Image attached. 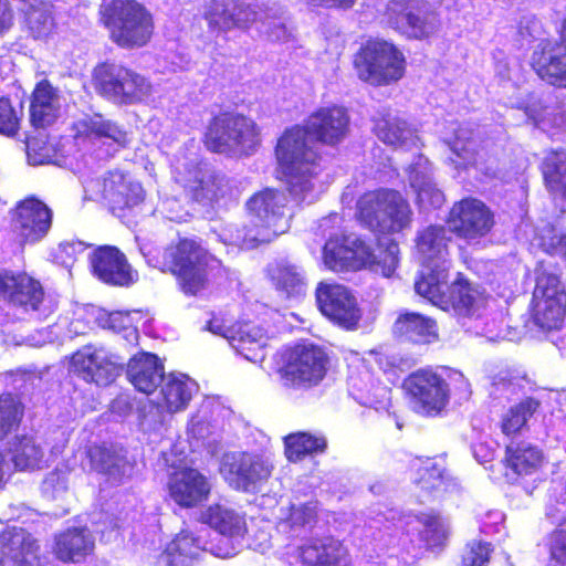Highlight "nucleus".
<instances>
[{
  "label": "nucleus",
  "instance_id": "obj_36",
  "mask_svg": "<svg viewBox=\"0 0 566 566\" xmlns=\"http://www.w3.org/2000/svg\"><path fill=\"white\" fill-rule=\"evenodd\" d=\"M23 23L30 38L48 40L56 31L53 3L50 0H29L23 11Z\"/></svg>",
  "mask_w": 566,
  "mask_h": 566
},
{
  "label": "nucleus",
  "instance_id": "obj_62",
  "mask_svg": "<svg viewBox=\"0 0 566 566\" xmlns=\"http://www.w3.org/2000/svg\"><path fill=\"white\" fill-rule=\"evenodd\" d=\"M558 35L566 43V18L562 21L560 30L558 31Z\"/></svg>",
  "mask_w": 566,
  "mask_h": 566
},
{
  "label": "nucleus",
  "instance_id": "obj_32",
  "mask_svg": "<svg viewBox=\"0 0 566 566\" xmlns=\"http://www.w3.org/2000/svg\"><path fill=\"white\" fill-rule=\"evenodd\" d=\"M125 370L134 388L146 395L153 394L165 376V367L159 357L144 350L128 359Z\"/></svg>",
  "mask_w": 566,
  "mask_h": 566
},
{
  "label": "nucleus",
  "instance_id": "obj_60",
  "mask_svg": "<svg viewBox=\"0 0 566 566\" xmlns=\"http://www.w3.org/2000/svg\"><path fill=\"white\" fill-rule=\"evenodd\" d=\"M556 242L552 245L554 251L566 258V233L555 237Z\"/></svg>",
  "mask_w": 566,
  "mask_h": 566
},
{
  "label": "nucleus",
  "instance_id": "obj_12",
  "mask_svg": "<svg viewBox=\"0 0 566 566\" xmlns=\"http://www.w3.org/2000/svg\"><path fill=\"white\" fill-rule=\"evenodd\" d=\"M449 231L468 243L479 242L493 231L494 211L482 200L464 197L454 201L446 217Z\"/></svg>",
  "mask_w": 566,
  "mask_h": 566
},
{
  "label": "nucleus",
  "instance_id": "obj_6",
  "mask_svg": "<svg viewBox=\"0 0 566 566\" xmlns=\"http://www.w3.org/2000/svg\"><path fill=\"white\" fill-rule=\"evenodd\" d=\"M353 66L360 81L380 87L400 81L405 76L407 61L394 42L369 38L353 55Z\"/></svg>",
  "mask_w": 566,
  "mask_h": 566
},
{
  "label": "nucleus",
  "instance_id": "obj_34",
  "mask_svg": "<svg viewBox=\"0 0 566 566\" xmlns=\"http://www.w3.org/2000/svg\"><path fill=\"white\" fill-rule=\"evenodd\" d=\"M538 169L548 195L566 202V148L547 150Z\"/></svg>",
  "mask_w": 566,
  "mask_h": 566
},
{
  "label": "nucleus",
  "instance_id": "obj_45",
  "mask_svg": "<svg viewBox=\"0 0 566 566\" xmlns=\"http://www.w3.org/2000/svg\"><path fill=\"white\" fill-rule=\"evenodd\" d=\"M200 521L228 537L240 536L245 530L244 517L219 503L209 505L201 513Z\"/></svg>",
  "mask_w": 566,
  "mask_h": 566
},
{
  "label": "nucleus",
  "instance_id": "obj_52",
  "mask_svg": "<svg viewBox=\"0 0 566 566\" xmlns=\"http://www.w3.org/2000/svg\"><path fill=\"white\" fill-rule=\"evenodd\" d=\"M23 113L8 96H0V135L14 138L21 130Z\"/></svg>",
  "mask_w": 566,
  "mask_h": 566
},
{
  "label": "nucleus",
  "instance_id": "obj_24",
  "mask_svg": "<svg viewBox=\"0 0 566 566\" xmlns=\"http://www.w3.org/2000/svg\"><path fill=\"white\" fill-rule=\"evenodd\" d=\"M92 273L103 283L127 287L135 283L134 273L126 255L115 245H99L90 256Z\"/></svg>",
  "mask_w": 566,
  "mask_h": 566
},
{
  "label": "nucleus",
  "instance_id": "obj_51",
  "mask_svg": "<svg viewBox=\"0 0 566 566\" xmlns=\"http://www.w3.org/2000/svg\"><path fill=\"white\" fill-rule=\"evenodd\" d=\"M424 526L420 533L421 541L428 551L442 549L448 541V531L439 514L431 513L419 520Z\"/></svg>",
  "mask_w": 566,
  "mask_h": 566
},
{
  "label": "nucleus",
  "instance_id": "obj_41",
  "mask_svg": "<svg viewBox=\"0 0 566 566\" xmlns=\"http://www.w3.org/2000/svg\"><path fill=\"white\" fill-rule=\"evenodd\" d=\"M228 189L226 176L219 172L202 174L186 186L191 200L202 206H213L219 202L226 197Z\"/></svg>",
  "mask_w": 566,
  "mask_h": 566
},
{
  "label": "nucleus",
  "instance_id": "obj_20",
  "mask_svg": "<svg viewBox=\"0 0 566 566\" xmlns=\"http://www.w3.org/2000/svg\"><path fill=\"white\" fill-rule=\"evenodd\" d=\"M0 298L25 312H38L45 300L40 280L25 271L0 270Z\"/></svg>",
  "mask_w": 566,
  "mask_h": 566
},
{
  "label": "nucleus",
  "instance_id": "obj_8",
  "mask_svg": "<svg viewBox=\"0 0 566 566\" xmlns=\"http://www.w3.org/2000/svg\"><path fill=\"white\" fill-rule=\"evenodd\" d=\"M401 388L412 409L424 417H439L448 408L451 387L439 367L424 366L408 374Z\"/></svg>",
  "mask_w": 566,
  "mask_h": 566
},
{
  "label": "nucleus",
  "instance_id": "obj_59",
  "mask_svg": "<svg viewBox=\"0 0 566 566\" xmlns=\"http://www.w3.org/2000/svg\"><path fill=\"white\" fill-rule=\"evenodd\" d=\"M306 6L311 8H325L335 10H349L352 9L357 0H302Z\"/></svg>",
  "mask_w": 566,
  "mask_h": 566
},
{
  "label": "nucleus",
  "instance_id": "obj_25",
  "mask_svg": "<svg viewBox=\"0 0 566 566\" xmlns=\"http://www.w3.org/2000/svg\"><path fill=\"white\" fill-rule=\"evenodd\" d=\"M265 279L271 289L284 301H298L308 290L305 270L295 262L281 258L266 264Z\"/></svg>",
  "mask_w": 566,
  "mask_h": 566
},
{
  "label": "nucleus",
  "instance_id": "obj_9",
  "mask_svg": "<svg viewBox=\"0 0 566 566\" xmlns=\"http://www.w3.org/2000/svg\"><path fill=\"white\" fill-rule=\"evenodd\" d=\"M329 365V356L322 346L295 344L286 349L279 375L285 388L308 390L324 380Z\"/></svg>",
  "mask_w": 566,
  "mask_h": 566
},
{
  "label": "nucleus",
  "instance_id": "obj_10",
  "mask_svg": "<svg viewBox=\"0 0 566 566\" xmlns=\"http://www.w3.org/2000/svg\"><path fill=\"white\" fill-rule=\"evenodd\" d=\"M93 83L101 96L119 105L139 103L151 91L143 75L127 66L106 62L95 67Z\"/></svg>",
  "mask_w": 566,
  "mask_h": 566
},
{
  "label": "nucleus",
  "instance_id": "obj_23",
  "mask_svg": "<svg viewBox=\"0 0 566 566\" xmlns=\"http://www.w3.org/2000/svg\"><path fill=\"white\" fill-rule=\"evenodd\" d=\"M531 67L546 84L566 88V43L557 40H542L531 56Z\"/></svg>",
  "mask_w": 566,
  "mask_h": 566
},
{
  "label": "nucleus",
  "instance_id": "obj_49",
  "mask_svg": "<svg viewBox=\"0 0 566 566\" xmlns=\"http://www.w3.org/2000/svg\"><path fill=\"white\" fill-rule=\"evenodd\" d=\"M374 133L381 142L392 147L406 146L412 135L406 120L389 115L375 120Z\"/></svg>",
  "mask_w": 566,
  "mask_h": 566
},
{
  "label": "nucleus",
  "instance_id": "obj_5",
  "mask_svg": "<svg viewBox=\"0 0 566 566\" xmlns=\"http://www.w3.org/2000/svg\"><path fill=\"white\" fill-rule=\"evenodd\" d=\"M355 217L369 231L395 234L411 227L413 211L401 191L380 187L367 190L356 201Z\"/></svg>",
  "mask_w": 566,
  "mask_h": 566
},
{
  "label": "nucleus",
  "instance_id": "obj_54",
  "mask_svg": "<svg viewBox=\"0 0 566 566\" xmlns=\"http://www.w3.org/2000/svg\"><path fill=\"white\" fill-rule=\"evenodd\" d=\"M317 518L316 502H306L290 506L286 523L291 528H302L316 524Z\"/></svg>",
  "mask_w": 566,
  "mask_h": 566
},
{
  "label": "nucleus",
  "instance_id": "obj_39",
  "mask_svg": "<svg viewBox=\"0 0 566 566\" xmlns=\"http://www.w3.org/2000/svg\"><path fill=\"white\" fill-rule=\"evenodd\" d=\"M105 197L107 198L111 210L114 213L124 212L140 205L145 199V191L137 181L128 179L126 176L118 174L105 188Z\"/></svg>",
  "mask_w": 566,
  "mask_h": 566
},
{
  "label": "nucleus",
  "instance_id": "obj_1",
  "mask_svg": "<svg viewBox=\"0 0 566 566\" xmlns=\"http://www.w3.org/2000/svg\"><path fill=\"white\" fill-rule=\"evenodd\" d=\"M349 130L348 111L336 104L321 106L308 114L304 125L295 124L283 130L274 147V155L293 198L303 200L313 189V179L322 169V155L312 142L337 147Z\"/></svg>",
  "mask_w": 566,
  "mask_h": 566
},
{
  "label": "nucleus",
  "instance_id": "obj_56",
  "mask_svg": "<svg viewBox=\"0 0 566 566\" xmlns=\"http://www.w3.org/2000/svg\"><path fill=\"white\" fill-rule=\"evenodd\" d=\"M493 553V546L489 542L472 541L467 545V551L461 558L460 566H488Z\"/></svg>",
  "mask_w": 566,
  "mask_h": 566
},
{
  "label": "nucleus",
  "instance_id": "obj_11",
  "mask_svg": "<svg viewBox=\"0 0 566 566\" xmlns=\"http://www.w3.org/2000/svg\"><path fill=\"white\" fill-rule=\"evenodd\" d=\"M10 231L19 248L35 245L50 233L53 210L35 195L25 196L9 210Z\"/></svg>",
  "mask_w": 566,
  "mask_h": 566
},
{
  "label": "nucleus",
  "instance_id": "obj_53",
  "mask_svg": "<svg viewBox=\"0 0 566 566\" xmlns=\"http://www.w3.org/2000/svg\"><path fill=\"white\" fill-rule=\"evenodd\" d=\"M549 566H566V518L547 536Z\"/></svg>",
  "mask_w": 566,
  "mask_h": 566
},
{
  "label": "nucleus",
  "instance_id": "obj_57",
  "mask_svg": "<svg viewBox=\"0 0 566 566\" xmlns=\"http://www.w3.org/2000/svg\"><path fill=\"white\" fill-rule=\"evenodd\" d=\"M240 322H233L222 314H212L210 319L207 321L206 328L214 335H219L229 340V337Z\"/></svg>",
  "mask_w": 566,
  "mask_h": 566
},
{
  "label": "nucleus",
  "instance_id": "obj_16",
  "mask_svg": "<svg viewBox=\"0 0 566 566\" xmlns=\"http://www.w3.org/2000/svg\"><path fill=\"white\" fill-rule=\"evenodd\" d=\"M70 368L86 382L108 386L123 374L125 365L122 357L88 344L72 354Z\"/></svg>",
  "mask_w": 566,
  "mask_h": 566
},
{
  "label": "nucleus",
  "instance_id": "obj_7",
  "mask_svg": "<svg viewBox=\"0 0 566 566\" xmlns=\"http://www.w3.org/2000/svg\"><path fill=\"white\" fill-rule=\"evenodd\" d=\"M535 275L530 304L531 319L542 331H557L566 317V285L543 262L537 264Z\"/></svg>",
  "mask_w": 566,
  "mask_h": 566
},
{
  "label": "nucleus",
  "instance_id": "obj_33",
  "mask_svg": "<svg viewBox=\"0 0 566 566\" xmlns=\"http://www.w3.org/2000/svg\"><path fill=\"white\" fill-rule=\"evenodd\" d=\"M202 549L192 533L182 531L155 557L153 566H193Z\"/></svg>",
  "mask_w": 566,
  "mask_h": 566
},
{
  "label": "nucleus",
  "instance_id": "obj_55",
  "mask_svg": "<svg viewBox=\"0 0 566 566\" xmlns=\"http://www.w3.org/2000/svg\"><path fill=\"white\" fill-rule=\"evenodd\" d=\"M90 134L97 138L111 139L119 147H125L130 142L128 132L111 120L93 123L90 127Z\"/></svg>",
  "mask_w": 566,
  "mask_h": 566
},
{
  "label": "nucleus",
  "instance_id": "obj_47",
  "mask_svg": "<svg viewBox=\"0 0 566 566\" xmlns=\"http://www.w3.org/2000/svg\"><path fill=\"white\" fill-rule=\"evenodd\" d=\"M399 261L400 249L398 242L395 239H377L376 248H373L368 270L384 277H390L397 270Z\"/></svg>",
  "mask_w": 566,
  "mask_h": 566
},
{
  "label": "nucleus",
  "instance_id": "obj_58",
  "mask_svg": "<svg viewBox=\"0 0 566 566\" xmlns=\"http://www.w3.org/2000/svg\"><path fill=\"white\" fill-rule=\"evenodd\" d=\"M522 108L535 125L544 122L548 114V106L542 99L535 97H530Z\"/></svg>",
  "mask_w": 566,
  "mask_h": 566
},
{
  "label": "nucleus",
  "instance_id": "obj_13",
  "mask_svg": "<svg viewBox=\"0 0 566 566\" xmlns=\"http://www.w3.org/2000/svg\"><path fill=\"white\" fill-rule=\"evenodd\" d=\"M388 25L407 40H429L437 31V14L421 0H388L384 9Z\"/></svg>",
  "mask_w": 566,
  "mask_h": 566
},
{
  "label": "nucleus",
  "instance_id": "obj_50",
  "mask_svg": "<svg viewBox=\"0 0 566 566\" xmlns=\"http://www.w3.org/2000/svg\"><path fill=\"white\" fill-rule=\"evenodd\" d=\"M23 416L24 406L13 394H0V441L19 429Z\"/></svg>",
  "mask_w": 566,
  "mask_h": 566
},
{
  "label": "nucleus",
  "instance_id": "obj_35",
  "mask_svg": "<svg viewBox=\"0 0 566 566\" xmlns=\"http://www.w3.org/2000/svg\"><path fill=\"white\" fill-rule=\"evenodd\" d=\"M543 461L542 450L530 442L514 441L505 447L504 465L516 478L535 474L542 468Z\"/></svg>",
  "mask_w": 566,
  "mask_h": 566
},
{
  "label": "nucleus",
  "instance_id": "obj_37",
  "mask_svg": "<svg viewBox=\"0 0 566 566\" xmlns=\"http://www.w3.org/2000/svg\"><path fill=\"white\" fill-rule=\"evenodd\" d=\"M228 342L239 355L249 361L256 363L265 358L266 336L260 327L250 322L237 324Z\"/></svg>",
  "mask_w": 566,
  "mask_h": 566
},
{
  "label": "nucleus",
  "instance_id": "obj_29",
  "mask_svg": "<svg viewBox=\"0 0 566 566\" xmlns=\"http://www.w3.org/2000/svg\"><path fill=\"white\" fill-rule=\"evenodd\" d=\"M94 551L95 538L85 526H72L54 536L52 554L62 563H84Z\"/></svg>",
  "mask_w": 566,
  "mask_h": 566
},
{
  "label": "nucleus",
  "instance_id": "obj_44",
  "mask_svg": "<svg viewBox=\"0 0 566 566\" xmlns=\"http://www.w3.org/2000/svg\"><path fill=\"white\" fill-rule=\"evenodd\" d=\"M161 382L159 405L170 413L186 409L192 397L191 379L185 375L170 374Z\"/></svg>",
  "mask_w": 566,
  "mask_h": 566
},
{
  "label": "nucleus",
  "instance_id": "obj_30",
  "mask_svg": "<svg viewBox=\"0 0 566 566\" xmlns=\"http://www.w3.org/2000/svg\"><path fill=\"white\" fill-rule=\"evenodd\" d=\"M395 338L415 345H430L439 340V327L434 318L418 312L401 311L391 326Z\"/></svg>",
  "mask_w": 566,
  "mask_h": 566
},
{
  "label": "nucleus",
  "instance_id": "obj_40",
  "mask_svg": "<svg viewBox=\"0 0 566 566\" xmlns=\"http://www.w3.org/2000/svg\"><path fill=\"white\" fill-rule=\"evenodd\" d=\"M541 402L534 397H526L517 403L510 406L505 412L502 413L499 427L503 436H505L512 443L525 430H528V420L539 409Z\"/></svg>",
  "mask_w": 566,
  "mask_h": 566
},
{
  "label": "nucleus",
  "instance_id": "obj_31",
  "mask_svg": "<svg viewBox=\"0 0 566 566\" xmlns=\"http://www.w3.org/2000/svg\"><path fill=\"white\" fill-rule=\"evenodd\" d=\"M451 238L441 224L420 229L415 237V253L421 266L449 264Z\"/></svg>",
  "mask_w": 566,
  "mask_h": 566
},
{
  "label": "nucleus",
  "instance_id": "obj_3",
  "mask_svg": "<svg viewBox=\"0 0 566 566\" xmlns=\"http://www.w3.org/2000/svg\"><path fill=\"white\" fill-rule=\"evenodd\" d=\"M97 15L109 41L119 49L145 48L155 35L154 14L137 0H102Z\"/></svg>",
  "mask_w": 566,
  "mask_h": 566
},
{
  "label": "nucleus",
  "instance_id": "obj_19",
  "mask_svg": "<svg viewBox=\"0 0 566 566\" xmlns=\"http://www.w3.org/2000/svg\"><path fill=\"white\" fill-rule=\"evenodd\" d=\"M203 19L210 32L221 35L232 30L248 31L258 21L259 13L244 0H209Z\"/></svg>",
  "mask_w": 566,
  "mask_h": 566
},
{
  "label": "nucleus",
  "instance_id": "obj_28",
  "mask_svg": "<svg viewBox=\"0 0 566 566\" xmlns=\"http://www.w3.org/2000/svg\"><path fill=\"white\" fill-rule=\"evenodd\" d=\"M61 116V96L59 90L48 80L35 83L29 97V122L39 129H48L56 124Z\"/></svg>",
  "mask_w": 566,
  "mask_h": 566
},
{
  "label": "nucleus",
  "instance_id": "obj_42",
  "mask_svg": "<svg viewBox=\"0 0 566 566\" xmlns=\"http://www.w3.org/2000/svg\"><path fill=\"white\" fill-rule=\"evenodd\" d=\"M448 279L449 264L422 266V271L415 281V290L417 294L438 307L448 289Z\"/></svg>",
  "mask_w": 566,
  "mask_h": 566
},
{
  "label": "nucleus",
  "instance_id": "obj_48",
  "mask_svg": "<svg viewBox=\"0 0 566 566\" xmlns=\"http://www.w3.org/2000/svg\"><path fill=\"white\" fill-rule=\"evenodd\" d=\"M12 462L20 471L39 470L43 468L44 453L32 437H17L11 449Z\"/></svg>",
  "mask_w": 566,
  "mask_h": 566
},
{
  "label": "nucleus",
  "instance_id": "obj_61",
  "mask_svg": "<svg viewBox=\"0 0 566 566\" xmlns=\"http://www.w3.org/2000/svg\"><path fill=\"white\" fill-rule=\"evenodd\" d=\"M126 318V316H124L122 313H113L109 315V326L113 328V329H116V328H120V326H117L116 323Z\"/></svg>",
  "mask_w": 566,
  "mask_h": 566
},
{
  "label": "nucleus",
  "instance_id": "obj_27",
  "mask_svg": "<svg viewBox=\"0 0 566 566\" xmlns=\"http://www.w3.org/2000/svg\"><path fill=\"white\" fill-rule=\"evenodd\" d=\"M40 544L28 531L7 526L0 532V566H38Z\"/></svg>",
  "mask_w": 566,
  "mask_h": 566
},
{
  "label": "nucleus",
  "instance_id": "obj_17",
  "mask_svg": "<svg viewBox=\"0 0 566 566\" xmlns=\"http://www.w3.org/2000/svg\"><path fill=\"white\" fill-rule=\"evenodd\" d=\"M315 296L319 312L334 325L345 331L358 327L363 313L349 289L336 283H319Z\"/></svg>",
  "mask_w": 566,
  "mask_h": 566
},
{
  "label": "nucleus",
  "instance_id": "obj_38",
  "mask_svg": "<svg viewBox=\"0 0 566 566\" xmlns=\"http://www.w3.org/2000/svg\"><path fill=\"white\" fill-rule=\"evenodd\" d=\"M478 300V291L462 273H458L454 281L449 283L438 307L462 316H471L476 310Z\"/></svg>",
  "mask_w": 566,
  "mask_h": 566
},
{
  "label": "nucleus",
  "instance_id": "obj_18",
  "mask_svg": "<svg viewBox=\"0 0 566 566\" xmlns=\"http://www.w3.org/2000/svg\"><path fill=\"white\" fill-rule=\"evenodd\" d=\"M373 247L359 235L335 234L323 247V261L332 271H359L369 268Z\"/></svg>",
  "mask_w": 566,
  "mask_h": 566
},
{
  "label": "nucleus",
  "instance_id": "obj_22",
  "mask_svg": "<svg viewBox=\"0 0 566 566\" xmlns=\"http://www.w3.org/2000/svg\"><path fill=\"white\" fill-rule=\"evenodd\" d=\"M416 473L413 483L416 500L419 504L442 501L459 489L455 478L433 459L421 460Z\"/></svg>",
  "mask_w": 566,
  "mask_h": 566
},
{
  "label": "nucleus",
  "instance_id": "obj_2",
  "mask_svg": "<svg viewBox=\"0 0 566 566\" xmlns=\"http://www.w3.org/2000/svg\"><path fill=\"white\" fill-rule=\"evenodd\" d=\"M160 270L175 279L180 293L196 297L226 272V266L202 239L179 237L166 247Z\"/></svg>",
  "mask_w": 566,
  "mask_h": 566
},
{
  "label": "nucleus",
  "instance_id": "obj_15",
  "mask_svg": "<svg viewBox=\"0 0 566 566\" xmlns=\"http://www.w3.org/2000/svg\"><path fill=\"white\" fill-rule=\"evenodd\" d=\"M272 463L258 454L227 452L221 457L219 472L224 481L241 492H253L258 485L269 480Z\"/></svg>",
  "mask_w": 566,
  "mask_h": 566
},
{
  "label": "nucleus",
  "instance_id": "obj_26",
  "mask_svg": "<svg viewBox=\"0 0 566 566\" xmlns=\"http://www.w3.org/2000/svg\"><path fill=\"white\" fill-rule=\"evenodd\" d=\"M298 558L303 566H353L347 544L334 535L306 539L298 547Z\"/></svg>",
  "mask_w": 566,
  "mask_h": 566
},
{
  "label": "nucleus",
  "instance_id": "obj_46",
  "mask_svg": "<svg viewBox=\"0 0 566 566\" xmlns=\"http://www.w3.org/2000/svg\"><path fill=\"white\" fill-rule=\"evenodd\" d=\"M326 449L327 440L324 436L300 431L284 437V454L290 462H298L306 457L322 454Z\"/></svg>",
  "mask_w": 566,
  "mask_h": 566
},
{
  "label": "nucleus",
  "instance_id": "obj_21",
  "mask_svg": "<svg viewBox=\"0 0 566 566\" xmlns=\"http://www.w3.org/2000/svg\"><path fill=\"white\" fill-rule=\"evenodd\" d=\"M170 499L181 509H193L208 501L212 485L208 476L193 468H179L168 479Z\"/></svg>",
  "mask_w": 566,
  "mask_h": 566
},
{
  "label": "nucleus",
  "instance_id": "obj_4",
  "mask_svg": "<svg viewBox=\"0 0 566 566\" xmlns=\"http://www.w3.org/2000/svg\"><path fill=\"white\" fill-rule=\"evenodd\" d=\"M201 143L211 154L250 156L261 145V127L244 113L221 109L209 117Z\"/></svg>",
  "mask_w": 566,
  "mask_h": 566
},
{
  "label": "nucleus",
  "instance_id": "obj_14",
  "mask_svg": "<svg viewBox=\"0 0 566 566\" xmlns=\"http://www.w3.org/2000/svg\"><path fill=\"white\" fill-rule=\"evenodd\" d=\"M287 201L286 193L274 188H264L247 201V210L256 219L258 233L263 241L270 242L289 230L292 214L287 212Z\"/></svg>",
  "mask_w": 566,
  "mask_h": 566
},
{
  "label": "nucleus",
  "instance_id": "obj_43",
  "mask_svg": "<svg viewBox=\"0 0 566 566\" xmlns=\"http://www.w3.org/2000/svg\"><path fill=\"white\" fill-rule=\"evenodd\" d=\"M90 469L104 475L124 474L127 459L114 446L107 443H94L86 449Z\"/></svg>",
  "mask_w": 566,
  "mask_h": 566
}]
</instances>
